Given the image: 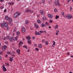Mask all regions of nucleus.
<instances>
[{
  "instance_id": "nucleus-12",
  "label": "nucleus",
  "mask_w": 73,
  "mask_h": 73,
  "mask_svg": "<svg viewBox=\"0 0 73 73\" xmlns=\"http://www.w3.org/2000/svg\"><path fill=\"white\" fill-rule=\"evenodd\" d=\"M29 21L28 20H27L25 21V24H26L27 25H28V24H29Z\"/></svg>"
},
{
  "instance_id": "nucleus-41",
  "label": "nucleus",
  "mask_w": 73,
  "mask_h": 73,
  "mask_svg": "<svg viewBox=\"0 0 73 73\" xmlns=\"http://www.w3.org/2000/svg\"><path fill=\"white\" fill-rule=\"evenodd\" d=\"M5 64L7 66H9V64L8 63H5Z\"/></svg>"
},
{
  "instance_id": "nucleus-11",
  "label": "nucleus",
  "mask_w": 73,
  "mask_h": 73,
  "mask_svg": "<svg viewBox=\"0 0 73 73\" xmlns=\"http://www.w3.org/2000/svg\"><path fill=\"white\" fill-rule=\"evenodd\" d=\"M9 40L11 42H12V40H13V36H11L9 38Z\"/></svg>"
},
{
  "instance_id": "nucleus-56",
  "label": "nucleus",
  "mask_w": 73,
  "mask_h": 73,
  "mask_svg": "<svg viewBox=\"0 0 73 73\" xmlns=\"http://www.w3.org/2000/svg\"><path fill=\"white\" fill-rule=\"evenodd\" d=\"M0 1L1 2H3V1H4V0H1Z\"/></svg>"
},
{
  "instance_id": "nucleus-32",
  "label": "nucleus",
  "mask_w": 73,
  "mask_h": 73,
  "mask_svg": "<svg viewBox=\"0 0 73 73\" xmlns=\"http://www.w3.org/2000/svg\"><path fill=\"white\" fill-rule=\"evenodd\" d=\"M23 47L26 48V49H27V46L25 45L23 46Z\"/></svg>"
},
{
  "instance_id": "nucleus-38",
  "label": "nucleus",
  "mask_w": 73,
  "mask_h": 73,
  "mask_svg": "<svg viewBox=\"0 0 73 73\" xmlns=\"http://www.w3.org/2000/svg\"><path fill=\"white\" fill-rule=\"evenodd\" d=\"M42 1L43 3H45V0H42Z\"/></svg>"
},
{
  "instance_id": "nucleus-60",
  "label": "nucleus",
  "mask_w": 73,
  "mask_h": 73,
  "mask_svg": "<svg viewBox=\"0 0 73 73\" xmlns=\"http://www.w3.org/2000/svg\"><path fill=\"white\" fill-rule=\"evenodd\" d=\"M58 0H55V1H56V2H58Z\"/></svg>"
},
{
  "instance_id": "nucleus-62",
  "label": "nucleus",
  "mask_w": 73,
  "mask_h": 73,
  "mask_svg": "<svg viewBox=\"0 0 73 73\" xmlns=\"http://www.w3.org/2000/svg\"><path fill=\"white\" fill-rule=\"evenodd\" d=\"M44 33H46V31H44Z\"/></svg>"
},
{
  "instance_id": "nucleus-14",
  "label": "nucleus",
  "mask_w": 73,
  "mask_h": 73,
  "mask_svg": "<svg viewBox=\"0 0 73 73\" xmlns=\"http://www.w3.org/2000/svg\"><path fill=\"white\" fill-rule=\"evenodd\" d=\"M22 30L23 32H25V29L24 27L22 28Z\"/></svg>"
},
{
  "instance_id": "nucleus-33",
  "label": "nucleus",
  "mask_w": 73,
  "mask_h": 73,
  "mask_svg": "<svg viewBox=\"0 0 73 73\" xmlns=\"http://www.w3.org/2000/svg\"><path fill=\"white\" fill-rule=\"evenodd\" d=\"M9 36H7V40H9Z\"/></svg>"
},
{
  "instance_id": "nucleus-18",
  "label": "nucleus",
  "mask_w": 73,
  "mask_h": 73,
  "mask_svg": "<svg viewBox=\"0 0 73 73\" xmlns=\"http://www.w3.org/2000/svg\"><path fill=\"white\" fill-rule=\"evenodd\" d=\"M53 42L54 43L52 46V47H53V46H54V45H55V44H56V42H55V41H54Z\"/></svg>"
},
{
  "instance_id": "nucleus-47",
  "label": "nucleus",
  "mask_w": 73,
  "mask_h": 73,
  "mask_svg": "<svg viewBox=\"0 0 73 73\" xmlns=\"http://www.w3.org/2000/svg\"><path fill=\"white\" fill-rule=\"evenodd\" d=\"M29 12H30V13H33V11H31L30 10H29Z\"/></svg>"
},
{
  "instance_id": "nucleus-63",
  "label": "nucleus",
  "mask_w": 73,
  "mask_h": 73,
  "mask_svg": "<svg viewBox=\"0 0 73 73\" xmlns=\"http://www.w3.org/2000/svg\"><path fill=\"white\" fill-rule=\"evenodd\" d=\"M10 24L11 25H12V23H10Z\"/></svg>"
},
{
  "instance_id": "nucleus-44",
  "label": "nucleus",
  "mask_w": 73,
  "mask_h": 73,
  "mask_svg": "<svg viewBox=\"0 0 73 73\" xmlns=\"http://www.w3.org/2000/svg\"><path fill=\"white\" fill-rule=\"evenodd\" d=\"M64 17H67V18L68 15H65L64 16Z\"/></svg>"
},
{
  "instance_id": "nucleus-45",
  "label": "nucleus",
  "mask_w": 73,
  "mask_h": 73,
  "mask_svg": "<svg viewBox=\"0 0 73 73\" xmlns=\"http://www.w3.org/2000/svg\"><path fill=\"white\" fill-rule=\"evenodd\" d=\"M10 3H11V5H13V2H11Z\"/></svg>"
},
{
  "instance_id": "nucleus-25",
  "label": "nucleus",
  "mask_w": 73,
  "mask_h": 73,
  "mask_svg": "<svg viewBox=\"0 0 73 73\" xmlns=\"http://www.w3.org/2000/svg\"><path fill=\"white\" fill-rule=\"evenodd\" d=\"M10 59L9 60L11 62V61H12V60H13V58H12L11 57H10Z\"/></svg>"
},
{
  "instance_id": "nucleus-9",
  "label": "nucleus",
  "mask_w": 73,
  "mask_h": 73,
  "mask_svg": "<svg viewBox=\"0 0 73 73\" xmlns=\"http://www.w3.org/2000/svg\"><path fill=\"white\" fill-rule=\"evenodd\" d=\"M19 38V36H17L16 37H14L13 38V40H17V39Z\"/></svg>"
},
{
  "instance_id": "nucleus-23",
  "label": "nucleus",
  "mask_w": 73,
  "mask_h": 73,
  "mask_svg": "<svg viewBox=\"0 0 73 73\" xmlns=\"http://www.w3.org/2000/svg\"><path fill=\"white\" fill-rule=\"evenodd\" d=\"M28 42L29 44H32V42H31V40H29Z\"/></svg>"
},
{
  "instance_id": "nucleus-8",
  "label": "nucleus",
  "mask_w": 73,
  "mask_h": 73,
  "mask_svg": "<svg viewBox=\"0 0 73 73\" xmlns=\"http://www.w3.org/2000/svg\"><path fill=\"white\" fill-rule=\"evenodd\" d=\"M3 71L6 72V71L7 70V69H6V68L5 67V65H3Z\"/></svg>"
},
{
  "instance_id": "nucleus-29",
  "label": "nucleus",
  "mask_w": 73,
  "mask_h": 73,
  "mask_svg": "<svg viewBox=\"0 0 73 73\" xmlns=\"http://www.w3.org/2000/svg\"><path fill=\"white\" fill-rule=\"evenodd\" d=\"M59 18V16L56 15V17H55V19H58Z\"/></svg>"
},
{
  "instance_id": "nucleus-17",
  "label": "nucleus",
  "mask_w": 73,
  "mask_h": 73,
  "mask_svg": "<svg viewBox=\"0 0 73 73\" xmlns=\"http://www.w3.org/2000/svg\"><path fill=\"white\" fill-rule=\"evenodd\" d=\"M4 26L7 27H8V24H7V23H4Z\"/></svg>"
},
{
  "instance_id": "nucleus-64",
  "label": "nucleus",
  "mask_w": 73,
  "mask_h": 73,
  "mask_svg": "<svg viewBox=\"0 0 73 73\" xmlns=\"http://www.w3.org/2000/svg\"><path fill=\"white\" fill-rule=\"evenodd\" d=\"M69 55V52H68L67 53V55Z\"/></svg>"
},
{
  "instance_id": "nucleus-53",
  "label": "nucleus",
  "mask_w": 73,
  "mask_h": 73,
  "mask_svg": "<svg viewBox=\"0 0 73 73\" xmlns=\"http://www.w3.org/2000/svg\"><path fill=\"white\" fill-rule=\"evenodd\" d=\"M0 8L1 9H3V8H4V6H2V7H1Z\"/></svg>"
},
{
  "instance_id": "nucleus-21",
  "label": "nucleus",
  "mask_w": 73,
  "mask_h": 73,
  "mask_svg": "<svg viewBox=\"0 0 73 73\" xmlns=\"http://www.w3.org/2000/svg\"><path fill=\"white\" fill-rule=\"evenodd\" d=\"M58 27V25H56V26L55 27V29H57V28Z\"/></svg>"
},
{
  "instance_id": "nucleus-50",
  "label": "nucleus",
  "mask_w": 73,
  "mask_h": 73,
  "mask_svg": "<svg viewBox=\"0 0 73 73\" xmlns=\"http://www.w3.org/2000/svg\"><path fill=\"white\" fill-rule=\"evenodd\" d=\"M2 54H3V52H0V54L1 55Z\"/></svg>"
},
{
  "instance_id": "nucleus-30",
  "label": "nucleus",
  "mask_w": 73,
  "mask_h": 73,
  "mask_svg": "<svg viewBox=\"0 0 73 73\" xmlns=\"http://www.w3.org/2000/svg\"><path fill=\"white\" fill-rule=\"evenodd\" d=\"M35 50H36L37 51H39V49H38V48H37L36 47L35 48Z\"/></svg>"
},
{
  "instance_id": "nucleus-51",
  "label": "nucleus",
  "mask_w": 73,
  "mask_h": 73,
  "mask_svg": "<svg viewBox=\"0 0 73 73\" xmlns=\"http://www.w3.org/2000/svg\"><path fill=\"white\" fill-rule=\"evenodd\" d=\"M72 9V7H70V11H71Z\"/></svg>"
},
{
  "instance_id": "nucleus-3",
  "label": "nucleus",
  "mask_w": 73,
  "mask_h": 73,
  "mask_svg": "<svg viewBox=\"0 0 73 73\" xmlns=\"http://www.w3.org/2000/svg\"><path fill=\"white\" fill-rule=\"evenodd\" d=\"M7 46L5 45H4L3 46H2V49L3 51H4L5 49H7Z\"/></svg>"
},
{
  "instance_id": "nucleus-19",
  "label": "nucleus",
  "mask_w": 73,
  "mask_h": 73,
  "mask_svg": "<svg viewBox=\"0 0 73 73\" xmlns=\"http://www.w3.org/2000/svg\"><path fill=\"white\" fill-rule=\"evenodd\" d=\"M27 39H28L29 40H31V37H29V36H27L26 37Z\"/></svg>"
},
{
  "instance_id": "nucleus-58",
  "label": "nucleus",
  "mask_w": 73,
  "mask_h": 73,
  "mask_svg": "<svg viewBox=\"0 0 73 73\" xmlns=\"http://www.w3.org/2000/svg\"><path fill=\"white\" fill-rule=\"evenodd\" d=\"M37 17L38 18H39V15H37Z\"/></svg>"
},
{
  "instance_id": "nucleus-22",
  "label": "nucleus",
  "mask_w": 73,
  "mask_h": 73,
  "mask_svg": "<svg viewBox=\"0 0 73 73\" xmlns=\"http://www.w3.org/2000/svg\"><path fill=\"white\" fill-rule=\"evenodd\" d=\"M1 25L2 27H4V24L2 23L1 24Z\"/></svg>"
},
{
  "instance_id": "nucleus-59",
  "label": "nucleus",
  "mask_w": 73,
  "mask_h": 73,
  "mask_svg": "<svg viewBox=\"0 0 73 73\" xmlns=\"http://www.w3.org/2000/svg\"><path fill=\"white\" fill-rule=\"evenodd\" d=\"M33 39H35V37L33 36L32 38Z\"/></svg>"
},
{
  "instance_id": "nucleus-13",
  "label": "nucleus",
  "mask_w": 73,
  "mask_h": 73,
  "mask_svg": "<svg viewBox=\"0 0 73 73\" xmlns=\"http://www.w3.org/2000/svg\"><path fill=\"white\" fill-rule=\"evenodd\" d=\"M20 50L19 49H18L17 50V52L18 54H20Z\"/></svg>"
},
{
  "instance_id": "nucleus-6",
  "label": "nucleus",
  "mask_w": 73,
  "mask_h": 73,
  "mask_svg": "<svg viewBox=\"0 0 73 73\" xmlns=\"http://www.w3.org/2000/svg\"><path fill=\"white\" fill-rule=\"evenodd\" d=\"M48 17L50 18V19H52L53 17V16L52 14H49L48 15Z\"/></svg>"
},
{
  "instance_id": "nucleus-24",
  "label": "nucleus",
  "mask_w": 73,
  "mask_h": 73,
  "mask_svg": "<svg viewBox=\"0 0 73 73\" xmlns=\"http://www.w3.org/2000/svg\"><path fill=\"white\" fill-rule=\"evenodd\" d=\"M17 30V29H16V28H14V29L13 30V32H16V31Z\"/></svg>"
},
{
  "instance_id": "nucleus-26",
  "label": "nucleus",
  "mask_w": 73,
  "mask_h": 73,
  "mask_svg": "<svg viewBox=\"0 0 73 73\" xmlns=\"http://www.w3.org/2000/svg\"><path fill=\"white\" fill-rule=\"evenodd\" d=\"M37 22L38 23H39V24H40L41 23V21L39 20H37Z\"/></svg>"
},
{
  "instance_id": "nucleus-10",
  "label": "nucleus",
  "mask_w": 73,
  "mask_h": 73,
  "mask_svg": "<svg viewBox=\"0 0 73 73\" xmlns=\"http://www.w3.org/2000/svg\"><path fill=\"white\" fill-rule=\"evenodd\" d=\"M40 13H41V14L42 15H44V12L42 11V10L40 11Z\"/></svg>"
},
{
  "instance_id": "nucleus-20",
  "label": "nucleus",
  "mask_w": 73,
  "mask_h": 73,
  "mask_svg": "<svg viewBox=\"0 0 73 73\" xmlns=\"http://www.w3.org/2000/svg\"><path fill=\"white\" fill-rule=\"evenodd\" d=\"M21 44H23V42L21 41H20L19 45H20V46H21Z\"/></svg>"
},
{
  "instance_id": "nucleus-57",
  "label": "nucleus",
  "mask_w": 73,
  "mask_h": 73,
  "mask_svg": "<svg viewBox=\"0 0 73 73\" xmlns=\"http://www.w3.org/2000/svg\"><path fill=\"white\" fill-rule=\"evenodd\" d=\"M34 46H37V44H34Z\"/></svg>"
},
{
  "instance_id": "nucleus-52",
  "label": "nucleus",
  "mask_w": 73,
  "mask_h": 73,
  "mask_svg": "<svg viewBox=\"0 0 73 73\" xmlns=\"http://www.w3.org/2000/svg\"><path fill=\"white\" fill-rule=\"evenodd\" d=\"M7 12V9H5L4 10V12Z\"/></svg>"
},
{
  "instance_id": "nucleus-43",
  "label": "nucleus",
  "mask_w": 73,
  "mask_h": 73,
  "mask_svg": "<svg viewBox=\"0 0 73 73\" xmlns=\"http://www.w3.org/2000/svg\"><path fill=\"white\" fill-rule=\"evenodd\" d=\"M9 19V21L11 22V21H12V20H11V19H10L9 18V19Z\"/></svg>"
},
{
  "instance_id": "nucleus-16",
  "label": "nucleus",
  "mask_w": 73,
  "mask_h": 73,
  "mask_svg": "<svg viewBox=\"0 0 73 73\" xmlns=\"http://www.w3.org/2000/svg\"><path fill=\"white\" fill-rule=\"evenodd\" d=\"M41 26L42 27H46V25H45V24H44L43 23H42L41 25Z\"/></svg>"
},
{
  "instance_id": "nucleus-36",
  "label": "nucleus",
  "mask_w": 73,
  "mask_h": 73,
  "mask_svg": "<svg viewBox=\"0 0 73 73\" xmlns=\"http://www.w3.org/2000/svg\"><path fill=\"white\" fill-rule=\"evenodd\" d=\"M39 32H40L41 33H42L43 32H44V31H39Z\"/></svg>"
},
{
  "instance_id": "nucleus-2",
  "label": "nucleus",
  "mask_w": 73,
  "mask_h": 73,
  "mask_svg": "<svg viewBox=\"0 0 73 73\" xmlns=\"http://www.w3.org/2000/svg\"><path fill=\"white\" fill-rule=\"evenodd\" d=\"M54 5L55 6H57V5H58V6H60V2H58L57 3L55 2H54Z\"/></svg>"
},
{
  "instance_id": "nucleus-28",
  "label": "nucleus",
  "mask_w": 73,
  "mask_h": 73,
  "mask_svg": "<svg viewBox=\"0 0 73 73\" xmlns=\"http://www.w3.org/2000/svg\"><path fill=\"white\" fill-rule=\"evenodd\" d=\"M38 46V47L39 48H41L42 47V46L41 44H39Z\"/></svg>"
},
{
  "instance_id": "nucleus-54",
  "label": "nucleus",
  "mask_w": 73,
  "mask_h": 73,
  "mask_svg": "<svg viewBox=\"0 0 73 73\" xmlns=\"http://www.w3.org/2000/svg\"><path fill=\"white\" fill-rule=\"evenodd\" d=\"M5 43L6 44H7V45H8V42L7 41L5 42Z\"/></svg>"
},
{
  "instance_id": "nucleus-61",
  "label": "nucleus",
  "mask_w": 73,
  "mask_h": 73,
  "mask_svg": "<svg viewBox=\"0 0 73 73\" xmlns=\"http://www.w3.org/2000/svg\"><path fill=\"white\" fill-rule=\"evenodd\" d=\"M57 33H59V31H56Z\"/></svg>"
},
{
  "instance_id": "nucleus-46",
  "label": "nucleus",
  "mask_w": 73,
  "mask_h": 73,
  "mask_svg": "<svg viewBox=\"0 0 73 73\" xmlns=\"http://www.w3.org/2000/svg\"><path fill=\"white\" fill-rule=\"evenodd\" d=\"M45 44L46 45H48V42L47 41L46 42H45Z\"/></svg>"
},
{
  "instance_id": "nucleus-7",
  "label": "nucleus",
  "mask_w": 73,
  "mask_h": 73,
  "mask_svg": "<svg viewBox=\"0 0 73 73\" xmlns=\"http://www.w3.org/2000/svg\"><path fill=\"white\" fill-rule=\"evenodd\" d=\"M34 26L36 28V29H38V27H39V26L37 25V24L36 23L34 24Z\"/></svg>"
},
{
  "instance_id": "nucleus-35",
  "label": "nucleus",
  "mask_w": 73,
  "mask_h": 73,
  "mask_svg": "<svg viewBox=\"0 0 73 73\" xmlns=\"http://www.w3.org/2000/svg\"><path fill=\"white\" fill-rule=\"evenodd\" d=\"M52 21H53L51 19H50L49 21V22H50V23H52Z\"/></svg>"
},
{
  "instance_id": "nucleus-5",
  "label": "nucleus",
  "mask_w": 73,
  "mask_h": 73,
  "mask_svg": "<svg viewBox=\"0 0 73 73\" xmlns=\"http://www.w3.org/2000/svg\"><path fill=\"white\" fill-rule=\"evenodd\" d=\"M72 18V15L69 14L67 15V19H70Z\"/></svg>"
},
{
  "instance_id": "nucleus-31",
  "label": "nucleus",
  "mask_w": 73,
  "mask_h": 73,
  "mask_svg": "<svg viewBox=\"0 0 73 73\" xmlns=\"http://www.w3.org/2000/svg\"><path fill=\"white\" fill-rule=\"evenodd\" d=\"M29 12V9H28L27 10H26L25 11V12Z\"/></svg>"
},
{
  "instance_id": "nucleus-40",
  "label": "nucleus",
  "mask_w": 73,
  "mask_h": 73,
  "mask_svg": "<svg viewBox=\"0 0 73 73\" xmlns=\"http://www.w3.org/2000/svg\"><path fill=\"white\" fill-rule=\"evenodd\" d=\"M45 40H44V39H43L42 41V42H45Z\"/></svg>"
},
{
  "instance_id": "nucleus-34",
  "label": "nucleus",
  "mask_w": 73,
  "mask_h": 73,
  "mask_svg": "<svg viewBox=\"0 0 73 73\" xmlns=\"http://www.w3.org/2000/svg\"><path fill=\"white\" fill-rule=\"evenodd\" d=\"M43 20H46L47 19L45 17H44L43 18Z\"/></svg>"
},
{
  "instance_id": "nucleus-15",
  "label": "nucleus",
  "mask_w": 73,
  "mask_h": 73,
  "mask_svg": "<svg viewBox=\"0 0 73 73\" xmlns=\"http://www.w3.org/2000/svg\"><path fill=\"white\" fill-rule=\"evenodd\" d=\"M5 19L6 20H8V19H9L8 16L7 15H6L5 16Z\"/></svg>"
},
{
  "instance_id": "nucleus-4",
  "label": "nucleus",
  "mask_w": 73,
  "mask_h": 73,
  "mask_svg": "<svg viewBox=\"0 0 73 73\" xmlns=\"http://www.w3.org/2000/svg\"><path fill=\"white\" fill-rule=\"evenodd\" d=\"M35 34L36 36H37V35H41V33L40 32V31L38 32L37 33V31H35Z\"/></svg>"
},
{
  "instance_id": "nucleus-37",
  "label": "nucleus",
  "mask_w": 73,
  "mask_h": 73,
  "mask_svg": "<svg viewBox=\"0 0 73 73\" xmlns=\"http://www.w3.org/2000/svg\"><path fill=\"white\" fill-rule=\"evenodd\" d=\"M54 12H57V9H54Z\"/></svg>"
},
{
  "instance_id": "nucleus-49",
  "label": "nucleus",
  "mask_w": 73,
  "mask_h": 73,
  "mask_svg": "<svg viewBox=\"0 0 73 73\" xmlns=\"http://www.w3.org/2000/svg\"><path fill=\"white\" fill-rule=\"evenodd\" d=\"M45 24H46V25H48V23H47V22H46L45 23Z\"/></svg>"
},
{
  "instance_id": "nucleus-55",
  "label": "nucleus",
  "mask_w": 73,
  "mask_h": 73,
  "mask_svg": "<svg viewBox=\"0 0 73 73\" xmlns=\"http://www.w3.org/2000/svg\"><path fill=\"white\" fill-rule=\"evenodd\" d=\"M5 39H6V37H5V38H3V40H5Z\"/></svg>"
},
{
  "instance_id": "nucleus-27",
  "label": "nucleus",
  "mask_w": 73,
  "mask_h": 73,
  "mask_svg": "<svg viewBox=\"0 0 73 73\" xmlns=\"http://www.w3.org/2000/svg\"><path fill=\"white\" fill-rule=\"evenodd\" d=\"M20 32L19 31H17V35H19L20 34Z\"/></svg>"
},
{
  "instance_id": "nucleus-1",
  "label": "nucleus",
  "mask_w": 73,
  "mask_h": 73,
  "mask_svg": "<svg viewBox=\"0 0 73 73\" xmlns=\"http://www.w3.org/2000/svg\"><path fill=\"white\" fill-rule=\"evenodd\" d=\"M21 15L20 13L19 12H16L14 15V18H16L17 17H18L19 16H20Z\"/></svg>"
},
{
  "instance_id": "nucleus-48",
  "label": "nucleus",
  "mask_w": 73,
  "mask_h": 73,
  "mask_svg": "<svg viewBox=\"0 0 73 73\" xmlns=\"http://www.w3.org/2000/svg\"><path fill=\"white\" fill-rule=\"evenodd\" d=\"M62 16H64V12H62Z\"/></svg>"
},
{
  "instance_id": "nucleus-42",
  "label": "nucleus",
  "mask_w": 73,
  "mask_h": 73,
  "mask_svg": "<svg viewBox=\"0 0 73 73\" xmlns=\"http://www.w3.org/2000/svg\"><path fill=\"white\" fill-rule=\"evenodd\" d=\"M8 54H11V52H8Z\"/></svg>"
},
{
  "instance_id": "nucleus-39",
  "label": "nucleus",
  "mask_w": 73,
  "mask_h": 73,
  "mask_svg": "<svg viewBox=\"0 0 73 73\" xmlns=\"http://www.w3.org/2000/svg\"><path fill=\"white\" fill-rule=\"evenodd\" d=\"M15 55H12V58H13L14 57H15Z\"/></svg>"
}]
</instances>
